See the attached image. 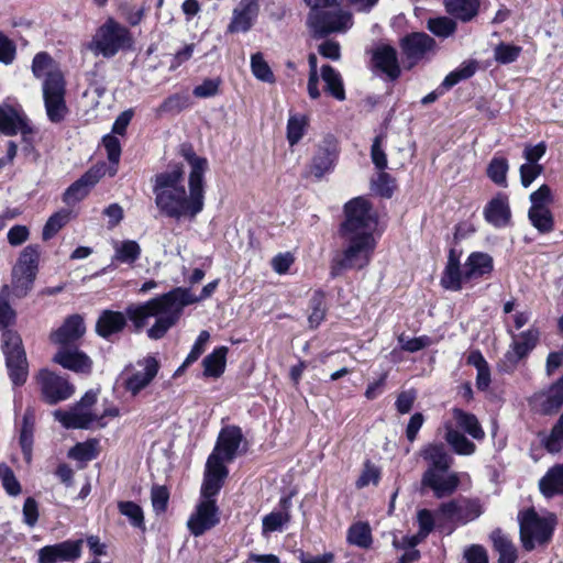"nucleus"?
<instances>
[{
  "label": "nucleus",
  "instance_id": "nucleus-59",
  "mask_svg": "<svg viewBox=\"0 0 563 563\" xmlns=\"http://www.w3.org/2000/svg\"><path fill=\"white\" fill-rule=\"evenodd\" d=\"M0 479L4 490L10 496H18L21 493V485L13 471L7 464H0Z\"/></svg>",
  "mask_w": 563,
  "mask_h": 563
},
{
  "label": "nucleus",
  "instance_id": "nucleus-33",
  "mask_svg": "<svg viewBox=\"0 0 563 563\" xmlns=\"http://www.w3.org/2000/svg\"><path fill=\"white\" fill-rule=\"evenodd\" d=\"M464 271L460 267V255L454 249H451L448 256V263L441 278V285L445 289L460 290L462 288V279Z\"/></svg>",
  "mask_w": 563,
  "mask_h": 563
},
{
  "label": "nucleus",
  "instance_id": "nucleus-64",
  "mask_svg": "<svg viewBox=\"0 0 563 563\" xmlns=\"http://www.w3.org/2000/svg\"><path fill=\"white\" fill-rule=\"evenodd\" d=\"M530 201V209L549 208V205L553 202L551 188L548 185L540 186L536 191L531 192Z\"/></svg>",
  "mask_w": 563,
  "mask_h": 563
},
{
  "label": "nucleus",
  "instance_id": "nucleus-18",
  "mask_svg": "<svg viewBox=\"0 0 563 563\" xmlns=\"http://www.w3.org/2000/svg\"><path fill=\"white\" fill-rule=\"evenodd\" d=\"M242 441L243 434L241 428L236 426H227L221 429L212 453H217L221 457L222 462H232L236 456Z\"/></svg>",
  "mask_w": 563,
  "mask_h": 563
},
{
  "label": "nucleus",
  "instance_id": "nucleus-6",
  "mask_svg": "<svg viewBox=\"0 0 563 563\" xmlns=\"http://www.w3.org/2000/svg\"><path fill=\"white\" fill-rule=\"evenodd\" d=\"M40 261V246H25L12 268L11 290L16 298L25 297L33 288Z\"/></svg>",
  "mask_w": 563,
  "mask_h": 563
},
{
  "label": "nucleus",
  "instance_id": "nucleus-62",
  "mask_svg": "<svg viewBox=\"0 0 563 563\" xmlns=\"http://www.w3.org/2000/svg\"><path fill=\"white\" fill-rule=\"evenodd\" d=\"M209 338H210V334L208 331L206 330H202L194 346L191 347V351L189 352V354L187 355L186 360L184 361L183 365L178 368L177 372L184 369L185 367L189 366L190 364H192L194 362H196L200 355L205 352V346L207 344V342L209 341Z\"/></svg>",
  "mask_w": 563,
  "mask_h": 563
},
{
  "label": "nucleus",
  "instance_id": "nucleus-50",
  "mask_svg": "<svg viewBox=\"0 0 563 563\" xmlns=\"http://www.w3.org/2000/svg\"><path fill=\"white\" fill-rule=\"evenodd\" d=\"M550 453H558L563 449V412L553 426L550 434L542 441Z\"/></svg>",
  "mask_w": 563,
  "mask_h": 563
},
{
  "label": "nucleus",
  "instance_id": "nucleus-38",
  "mask_svg": "<svg viewBox=\"0 0 563 563\" xmlns=\"http://www.w3.org/2000/svg\"><path fill=\"white\" fill-rule=\"evenodd\" d=\"M60 71L56 60L46 52L37 53L32 60V73L37 79L45 80Z\"/></svg>",
  "mask_w": 563,
  "mask_h": 563
},
{
  "label": "nucleus",
  "instance_id": "nucleus-61",
  "mask_svg": "<svg viewBox=\"0 0 563 563\" xmlns=\"http://www.w3.org/2000/svg\"><path fill=\"white\" fill-rule=\"evenodd\" d=\"M380 478V471L379 468L373 464L371 461H366L364 463L363 471L360 475V477L356 481V487L357 488H364L368 486L369 484L377 485Z\"/></svg>",
  "mask_w": 563,
  "mask_h": 563
},
{
  "label": "nucleus",
  "instance_id": "nucleus-8",
  "mask_svg": "<svg viewBox=\"0 0 563 563\" xmlns=\"http://www.w3.org/2000/svg\"><path fill=\"white\" fill-rule=\"evenodd\" d=\"M3 353L9 377L14 386H22L27 378V360L21 338L12 331L3 333Z\"/></svg>",
  "mask_w": 563,
  "mask_h": 563
},
{
  "label": "nucleus",
  "instance_id": "nucleus-26",
  "mask_svg": "<svg viewBox=\"0 0 563 563\" xmlns=\"http://www.w3.org/2000/svg\"><path fill=\"white\" fill-rule=\"evenodd\" d=\"M53 361L64 368L77 372L89 373L91 371L92 362L84 353L78 350L62 349L55 355Z\"/></svg>",
  "mask_w": 563,
  "mask_h": 563
},
{
  "label": "nucleus",
  "instance_id": "nucleus-39",
  "mask_svg": "<svg viewBox=\"0 0 563 563\" xmlns=\"http://www.w3.org/2000/svg\"><path fill=\"white\" fill-rule=\"evenodd\" d=\"M453 417L457 426L466 433H468L473 439L483 440L485 438V432L475 415L459 408H454Z\"/></svg>",
  "mask_w": 563,
  "mask_h": 563
},
{
  "label": "nucleus",
  "instance_id": "nucleus-20",
  "mask_svg": "<svg viewBox=\"0 0 563 563\" xmlns=\"http://www.w3.org/2000/svg\"><path fill=\"white\" fill-rule=\"evenodd\" d=\"M137 364L143 367L129 376L124 382V387L132 395H137L142 389L147 387L155 378L159 369V363L154 356H146Z\"/></svg>",
  "mask_w": 563,
  "mask_h": 563
},
{
  "label": "nucleus",
  "instance_id": "nucleus-29",
  "mask_svg": "<svg viewBox=\"0 0 563 563\" xmlns=\"http://www.w3.org/2000/svg\"><path fill=\"white\" fill-rule=\"evenodd\" d=\"M54 417L66 429H88L98 419L97 415L74 407L69 411L56 410Z\"/></svg>",
  "mask_w": 563,
  "mask_h": 563
},
{
  "label": "nucleus",
  "instance_id": "nucleus-17",
  "mask_svg": "<svg viewBox=\"0 0 563 563\" xmlns=\"http://www.w3.org/2000/svg\"><path fill=\"white\" fill-rule=\"evenodd\" d=\"M401 48L410 66H412L429 53L434 52L435 41L426 33H412L402 38Z\"/></svg>",
  "mask_w": 563,
  "mask_h": 563
},
{
  "label": "nucleus",
  "instance_id": "nucleus-19",
  "mask_svg": "<svg viewBox=\"0 0 563 563\" xmlns=\"http://www.w3.org/2000/svg\"><path fill=\"white\" fill-rule=\"evenodd\" d=\"M336 143L333 137H325L319 144L316 154L313 155L310 164V173L318 179L322 178L324 174L329 173L336 158Z\"/></svg>",
  "mask_w": 563,
  "mask_h": 563
},
{
  "label": "nucleus",
  "instance_id": "nucleus-21",
  "mask_svg": "<svg viewBox=\"0 0 563 563\" xmlns=\"http://www.w3.org/2000/svg\"><path fill=\"white\" fill-rule=\"evenodd\" d=\"M539 335V331L534 328L514 335L510 350L505 354V360L511 366H516L520 360L526 357L536 347Z\"/></svg>",
  "mask_w": 563,
  "mask_h": 563
},
{
  "label": "nucleus",
  "instance_id": "nucleus-46",
  "mask_svg": "<svg viewBox=\"0 0 563 563\" xmlns=\"http://www.w3.org/2000/svg\"><path fill=\"white\" fill-rule=\"evenodd\" d=\"M528 218L540 233H549L554 229L553 214L549 208L529 209Z\"/></svg>",
  "mask_w": 563,
  "mask_h": 563
},
{
  "label": "nucleus",
  "instance_id": "nucleus-56",
  "mask_svg": "<svg viewBox=\"0 0 563 563\" xmlns=\"http://www.w3.org/2000/svg\"><path fill=\"white\" fill-rule=\"evenodd\" d=\"M251 69L257 79L265 82L274 81V74L261 53H255L252 55Z\"/></svg>",
  "mask_w": 563,
  "mask_h": 563
},
{
  "label": "nucleus",
  "instance_id": "nucleus-2",
  "mask_svg": "<svg viewBox=\"0 0 563 563\" xmlns=\"http://www.w3.org/2000/svg\"><path fill=\"white\" fill-rule=\"evenodd\" d=\"M378 225V214L364 197H356L344 205V220L339 234L344 249L331 263V275L339 276L346 269H362L371 262L376 247L374 232Z\"/></svg>",
  "mask_w": 563,
  "mask_h": 563
},
{
  "label": "nucleus",
  "instance_id": "nucleus-52",
  "mask_svg": "<svg viewBox=\"0 0 563 563\" xmlns=\"http://www.w3.org/2000/svg\"><path fill=\"white\" fill-rule=\"evenodd\" d=\"M118 509L121 515L129 518L135 528L144 529V515L142 508L133 501H119Z\"/></svg>",
  "mask_w": 563,
  "mask_h": 563
},
{
  "label": "nucleus",
  "instance_id": "nucleus-9",
  "mask_svg": "<svg viewBox=\"0 0 563 563\" xmlns=\"http://www.w3.org/2000/svg\"><path fill=\"white\" fill-rule=\"evenodd\" d=\"M461 483L456 472L433 470L424 471L420 479V493L432 492L433 496L442 499L453 495Z\"/></svg>",
  "mask_w": 563,
  "mask_h": 563
},
{
  "label": "nucleus",
  "instance_id": "nucleus-47",
  "mask_svg": "<svg viewBox=\"0 0 563 563\" xmlns=\"http://www.w3.org/2000/svg\"><path fill=\"white\" fill-rule=\"evenodd\" d=\"M427 27L435 36L448 38L455 33L457 24L450 16H438L429 19Z\"/></svg>",
  "mask_w": 563,
  "mask_h": 563
},
{
  "label": "nucleus",
  "instance_id": "nucleus-24",
  "mask_svg": "<svg viewBox=\"0 0 563 563\" xmlns=\"http://www.w3.org/2000/svg\"><path fill=\"white\" fill-rule=\"evenodd\" d=\"M86 332L81 316L73 314L66 318L64 323L51 335L54 343L66 345L79 340Z\"/></svg>",
  "mask_w": 563,
  "mask_h": 563
},
{
  "label": "nucleus",
  "instance_id": "nucleus-3",
  "mask_svg": "<svg viewBox=\"0 0 563 563\" xmlns=\"http://www.w3.org/2000/svg\"><path fill=\"white\" fill-rule=\"evenodd\" d=\"M217 286L218 280L207 284L199 297L191 295L188 288L176 287L144 303L130 305L128 316L136 331L146 325L148 318L155 317V323L147 330V335L152 340H159L178 322L186 306L209 298Z\"/></svg>",
  "mask_w": 563,
  "mask_h": 563
},
{
  "label": "nucleus",
  "instance_id": "nucleus-48",
  "mask_svg": "<svg viewBox=\"0 0 563 563\" xmlns=\"http://www.w3.org/2000/svg\"><path fill=\"white\" fill-rule=\"evenodd\" d=\"M10 287L4 285L0 290V329L8 330L15 322L16 313L9 302Z\"/></svg>",
  "mask_w": 563,
  "mask_h": 563
},
{
  "label": "nucleus",
  "instance_id": "nucleus-1",
  "mask_svg": "<svg viewBox=\"0 0 563 563\" xmlns=\"http://www.w3.org/2000/svg\"><path fill=\"white\" fill-rule=\"evenodd\" d=\"M178 154L189 166L188 189L185 187V172L181 164H172L167 170L152 178L155 205L162 214L180 220L195 219L205 207V174L209 169L206 157L199 156L188 142L178 146Z\"/></svg>",
  "mask_w": 563,
  "mask_h": 563
},
{
  "label": "nucleus",
  "instance_id": "nucleus-55",
  "mask_svg": "<svg viewBox=\"0 0 563 563\" xmlns=\"http://www.w3.org/2000/svg\"><path fill=\"white\" fill-rule=\"evenodd\" d=\"M68 219L69 213L67 211L56 212L51 216L43 228V240L52 239L68 222Z\"/></svg>",
  "mask_w": 563,
  "mask_h": 563
},
{
  "label": "nucleus",
  "instance_id": "nucleus-40",
  "mask_svg": "<svg viewBox=\"0 0 563 563\" xmlns=\"http://www.w3.org/2000/svg\"><path fill=\"white\" fill-rule=\"evenodd\" d=\"M444 439L459 455H472L476 451L475 443L470 441L462 432L451 427L446 428Z\"/></svg>",
  "mask_w": 563,
  "mask_h": 563
},
{
  "label": "nucleus",
  "instance_id": "nucleus-10",
  "mask_svg": "<svg viewBox=\"0 0 563 563\" xmlns=\"http://www.w3.org/2000/svg\"><path fill=\"white\" fill-rule=\"evenodd\" d=\"M37 382L41 387L42 397L45 402L55 405L66 400L75 391V388L68 380L48 369L40 371Z\"/></svg>",
  "mask_w": 563,
  "mask_h": 563
},
{
  "label": "nucleus",
  "instance_id": "nucleus-15",
  "mask_svg": "<svg viewBox=\"0 0 563 563\" xmlns=\"http://www.w3.org/2000/svg\"><path fill=\"white\" fill-rule=\"evenodd\" d=\"M228 476V468L217 453H211L207 460L205 478L201 487V494L205 498H210L219 493Z\"/></svg>",
  "mask_w": 563,
  "mask_h": 563
},
{
  "label": "nucleus",
  "instance_id": "nucleus-53",
  "mask_svg": "<svg viewBox=\"0 0 563 563\" xmlns=\"http://www.w3.org/2000/svg\"><path fill=\"white\" fill-rule=\"evenodd\" d=\"M311 312L308 317V321L311 328H317L325 316V303L324 295L322 291H316L310 299Z\"/></svg>",
  "mask_w": 563,
  "mask_h": 563
},
{
  "label": "nucleus",
  "instance_id": "nucleus-14",
  "mask_svg": "<svg viewBox=\"0 0 563 563\" xmlns=\"http://www.w3.org/2000/svg\"><path fill=\"white\" fill-rule=\"evenodd\" d=\"M218 523L216 501L207 498L197 506L196 511L188 519L187 527L195 537H199Z\"/></svg>",
  "mask_w": 563,
  "mask_h": 563
},
{
  "label": "nucleus",
  "instance_id": "nucleus-11",
  "mask_svg": "<svg viewBox=\"0 0 563 563\" xmlns=\"http://www.w3.org/2000/svg\"><path fill=\"white\" fill-rule=\"evenodd\" d=\"M438 512L446 520L465 525L483 514L479 499L459 498L440 505Z\"/></svg>",
  "mask_w": 563,
  "mask_h": 563
},
{
  "label": "nucleus",
  "instance_id": "nucleus-35",
  "mask_svg": "<svg viewBox=\"0 0 563 563\" xmlns=\"http://www.w3.org/2000/svg\"><path fill=\"white\" fill-rule=\"evenodd\" d=\"M494 549L498 552V563H516L518 555L511 540L500 530L495 529L490 533Z\"/></svg>",
  "mask_w": 563,
  "mask_h": 563
},
{
  "label": "nucleus",
  "instance_id": "nucleus-54",
  "mask_svg": "<svg viewBox=\"0 0 563 563\" xmlns=\"http://www.w3.org/2000/svg\"><path fill=\"white\" fill-rule=\"evenodd\" d=\"M62 561H74L81 555L82 540H67L53 545Z\"/></svg>",
  "mask_w": 563,
  "mask_h": 563
},
{
  "label": "nucleus",
  "instance_id": "nucleus-23",
  "mask_svg": "<svg viewBox=\"0 0 563 563\" xmlns=\"http://www.w3.org/2000/svg\"><path fill=\"white\" fill-rule=\"evenodd\" d=\"M126 318L130 319L128 310H125V313L103 310L96 322V333L103 339L110 340L113 334L123 331L126 325Z\"/></svg>",
  "mask_w": 563,
  "mask_h": 563
},
{
  "label": "nucleus",
  "instance_id": "nucleus-43",
  "mask_svg": "<svg viewBox=\"0 0 563 563\" xmlns=\"http://www.w3.org/2000/svg\"><path fill=\"white\" fill-rule=\"evenodd\" d=\"M309 125V119L306 114L294 113L289 115L287 122V140L290 146L296 145L305 135Z\"/></svg>",
  "mask_w": 563,
  "mask_h": 563
},
{
  "label": "nucleus",
  "instance_id": "nucleus-30",
  "mask_svg": "<svg viewBox=\"0 0 563 563\" xmlns=\"http://www.w3.org/2000/svg\"><path fill=\"white\" fill-rule=\"evenodd\" d=\"M494 267L493 257L483 252H474L464 265V279L471 280L492 273Z\"/></svg>",
  "mask_w": 563,
  "mask_h": 563
},
{
  "label": "nucleus",
  "instance_id": "nucleus-12",
  "mask_svg": "<svg viewBox=\"0 0 563 563\" xmlns=\"http://www.w3.org/2000/svg\"><path fill=\"white\" fill-rule=\"evenodd\" d=\"M107 174V164L98 163L90 167L79 179L73 183L64 192L63 200L73 205L86 198L90 189Z\"/></svg>",
  "mask_w": 563,
  "mask_h": 563
},
{
  "label": "nucleus",
  "instance_id": "nucleus-44",
  "mask_svg": "<svg viewBox=\"0 0 563 563\" xmlns=\"http://www.w3.org/2000/svg\"><path fill=\"white\" fill-rule=\"evenodd\" d=\"M346 540L350 544L362 549H368L372 545V531L368 523L356 522L349 528Z\"/></svg>",
  "mask_w": 563,
  "mask_h": 563
},
{
  "label": "nucleus",
  "instance_id": "nucleus-22",
  "mask_svg": "<svg viewBox=\"0 0 563 563\" xmlns=\"http://www.w3.org/2000/svg\"><path fill=\"white\" fill-rule=\"evenodd\" d=\"M419 455L427 464L424 471H450L454 462V459L441 442H432L423 445L419 451Z\"/></svg>",
  "mask_w": 563,
  "mask_h": 563
},
{
  "label": "nucleus",
  "instance_id": "nucleus-31",
  "mask_svg": "<svg viewBox=\"0 0 563 563\" xmlns=\"http://www.w3.org/2000/svg\"><path fill=\"white\" fill-rule=\"evenodd\" d=\"M445 11L461 22H470L477 16L481 0H444Z\"/></svg>",
  "mask_w": 563,
  "mask_h": 563
},
{
  "label": "nucleus",
  "instance_id": "nucleus-25",
  "mask_svg": "<svg viewBox=\"0 0 563 563\" xmlns=\"http://www.w3.org/2000/svg\"><path fill=\"white\" fill-rule=\"evenodd\" d=\"M373 64L377 69L384 73L391 80L398 78L400 75L397 52L391 46H378L373 52Z\"/></svg>",
  "mask_w": 563,
  "mask_h": 563
},
{
  "label": "nucleus",
  "instance_id": "nucleus-57",
  "mask_svg": "<svg viewBox=\"0 0 563 563\" xmlns=\"http://www.w3.org/2000/svg\"><path fill=\"white\" fill-rule=\"evenodd\" d=\"M563 405V376L551 387L549 395L543 402L545 412L559 410Z\"/></svg>",
  "mask_w": 563,
  "mask_h": 563
},
{
  "label": "nucleus",
  "instance_id": "nucleus-13",
  "mask_svg": "<svg viewBox=\"0 0 563 563\" xmlns=\"http://www.w3.org/2000/svg\"><path fill=\"white\" fill-rule=\"evenodd\" d=\"M0 132L10 136L20 132L26 144L25 150L32 146L34 130L27 123L26 115L15 108H0Z\"/></svg>",
  "mask_w": 563,
  "mask_h": 563
},
{
  "label": "nucleus",
  "instance_id": "nucleus-36",
  "mask_svg": "<svg viewBox=\"0 0 563 563\" xmlns=\"http://www.w3.org/2000/svg\"><path fill=\"white\" fill-rule=\"evenodd\" d=\"M113 250L112 262L128 264L130 266L140 258L142 253L140 244L134 240L114 241Z\"/></svg>",
  "mask_w": 563,
  "mask_h": 563
},
{
  "label": "nucleus",
  "instance_id": "nucleus-4",
  "mask_svg": "<svg viewBox=\"0 0 563 563\" xmlns=\"http://www.w3.org/2000/svg\"><path fill=\"white\" fill-rule=\"evenodd\" d=\"M518 522L522 548L532 551L537 545H545L552 540L558 520L554 514L540 516L531 507L519 511Z\"/></svg>",
  "mask_w": 563,
  "mask_h": 563
},
{
  "label": "nucleus",
  "instance_id": "nucleus-45",
  "mask_svg": "<svg viewBox=\"0 0 563 563\" xmlns=\"http://www.w3.org/2000/svg\"><path fill=\"white\" fill-rule=\"evenodd\" d=\"M476 60L463 62L456 69L451 71L442 81V87L450 89L461 80L471 78L477 70Z\"/></svg>",
  "mask_w": 563,
  "mask_h": 563
},
{
  "label": "nucleus",
  "instance_id": "nucleus-58",
  "mask_svg": "<svg viewBox=\"0 0 563 563\" xmlns=\"http://www.w3.org/2000/svg\"><path fill=\"white\" fill-rule=\"evenodd\" d=\"M520 53V46L500 43L494 49V58L499 64H510L519 57Z\"/></svg>",
  "mask_w": 563,
  "mask_h": 563
},
{
  "label": "nucleus",
  "instance_id": "nucleus-41",
  "mask_svg": "<svg viewBox=\"0 0 563 563\" xmlns=\"http://www.w3.org/2000/svg\"><path fill=\"white\" fill-rule=\"evenodd\" d=\"M321 77L325 84L327 91L338 101L345 99V91L340 74L329 65H324L321 69Z\"/></svg>",
  "mask_w": 563,
  "mask_h": 563
},
{
  "label": "nucleus",
  "instance_id": "nucleus-5",
  "mask_svg": "<svg viewBox=\"0 0 563 563\" xmlns=\"http://www.w3.org/2000/svg\"><path fill=\"white\" fill-rule=\"evenodd\" d=\"M131 45L130 31L113 19H109L97 30L89 44V49L95 55L112 57L119 51L129 48Z\"/></svg>",
  "mask_w": 563,
  "mask_h": 563
},
{
  "label": "nucleus",
  "instance_id": "nucleus-49",
  "mask_svg": "<svg viewBox=\"0 0 563 563\" xmlns=\"http://www.w3.org/2000/svg\"><path fill=\"white\" fill-rule=\"evenodd\" d=\"M97 445V440L77 443L69 450L68 456L81 462L91 461L98 455Z\"/></svg>",
  "mask_w": 563,
  "mask_h": 563
},
{
  "label": "nucleus",
  "instance_id": "nucleus-16",
  "mask_svg": "<svg viewBox=\"0 0 563 563\" xmlns=\"http://www.w3.org/2000/svg\"><path fill=\"white\" fill-rule=\"evenodd\" d=\"M260 13L258 0H241L233 9L229 33H245L255 23Z\"/></svg>",
  "mask_w": 563,
  "mask_h": 563
},
{
  "label": "nucleus",
  "instance_id": "nucleus-37",
  "mask_svg": "<svg viewBox=\"0 0 563 563\" xmlns=\"http://www.w3.org/2000/svg\"><path fill=\"white\" fill-rule=\"evenodd\" d=\"M227 346H220L213 350L202 361L203 375L207 377H219L223 374L227 362Z\"/></svg>",
  "mask_w": 563,
  "mask_h": 563
},
{
  "label": "nucleus",
  "instance_id": "nucleus-34",
  "mask_svg": "<svg viewBox=\"0 0 563 563\" xmlns=\"http://www.w3.org/2000/svg\"><path fill=\"white\" fill-rule=\"evenodd\" d=\"M539 488L547 498L563 494V464L551 467L539 481Z\"/></svg>",
  "mask_w": 563,
  "mask_h": 563
},
{
  "label": "nucleus",
  "instance_id": "nucleus-7",
  "mask_svg": "<svg viewBox=\"0 0 563 563\" xmlns=\"http://www.w3.org/2000/svg\"><path fill=\"white\" fill-rule=\"evenodd\" d=\"M307 24L313 37L321 38L331 33H345L353 25V16L343 9L314 10L309 12Z\"/></svg>",
  "mask_w": 563,
  "mask_h": 563
},
{
  "label": "nucleus",
  "instance_id": "nucleus-60",
  "mask_svg": "<svg viewBox=\"0 0 563 563\" xmlns=\"http://www.w3.org/2000/svg\"><path fill=\"white\" fill-rule=\"evenodd\" d=\"M169 492L166 486L154 485L151 489V501L156 514H163L167 509Z\"/></svg>",
  "mask_w": 563,
  "mask_h": 563
},
{
  "label": "nucleus",
  "instance_id": "nucleus-42",
  "mask_svg": "<svg viewBox=\"0 0 563 563\" xmlns=\"http://www.w3.org/2000/svg\"><path fill=\"white\" fill-rule=\"evenodd\" d=\"M102 144L107 152L110 165H107V174L113 177L118 173V165L121 157V143L113 134H107L102 137Z\"/></svg>",
  "mask_w": 563,
  "mask_h": 563
},
{
  "label": "nucleus",
  "instance_id": "nucleus-63",
  "mask_svg": "<svg viewBox=\"0 0 563 563\" xmlns=\"http://www.w3.org/2000/svg\"><path fill=\"white\" fill-rule=\"evenodd\" d=\"M398 343L404 351L413 353L431 345L432 341L427 335L408 338L405 334H400L398 336Z\"/></svg>",
  "mask_w": 563,
  "mask_h": 563
},
{
  "label": "nucleus",
  "instance_id": "nucleus-27",
  "mask_svg": "<svg viewBox=\"0 0 563 563\" xmlns=\"http://www.w3.org/2000/svg\"><path fill=\"white\" fill-rule=\"evenodd\" d=\"M484 216L486 221L494 227L500 228L507 225L511 217L507 197L505 195H498L493 198L485 207Z\"/></svg>",
  "mask_w": 563,
  "mask_h": 563
},
{
  "label": "nucleus",
  "instance_id": "nucleus-51",
  "mask_svg": "<svg viewBox=\"0 0 563 563\" xmlns=\"http://www.w3.org/2000/svg\"><path fill=\"white\" fill-rule=\"evenodd\" d=\"M507 172H508V162L504 157H495L490 161L487 175L488 177L499 186H507Z\"/></svg>",
  "mask_w": 563,
  "mask_h": 563
},
{
  "label": "nucleus",
  "instance_id": "nucleus-32",
  "mask_svg": "<svg viewBox=\"0 0 563 563\" xmlns=\"http://www.w3.org/2000/svg\"><path fill=\"white\" fill-rule=\"evenodd\" d=\"M34 430H35V411L33 408H26L23 419L22 426L20 430L19 443L24 455L26 463H31L32 461V451H33V439H34Z\"/></svg>",
  "mask_w": 563,
  "mask_h": 563
},
{
  "label": "nucleus",
  "instance_id": "nucleus-28",
  "mask_svg": "<svg viewBox=\"0 0 563 563\" xmlns=\"http://www.w3.org/2000/svg\"><path fill=\"white\" fill-rule=\"evenodd\" d=\"M42 90L45 106H65L66 82L62 71L43 80Z\"/></svg>",
  "mask_w": 563,
  "mask_h": 563
}]
</instances>
